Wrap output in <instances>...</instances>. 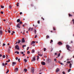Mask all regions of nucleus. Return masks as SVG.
Instances as JSON below:
<instances>
[{
    "instance_id": "f257e3e1",
    "label": "nucleus",
    "mask_w": 74,
    "mask_h": 74,
    "mask_svg": "<svg viewBox=\"0 0 74 74\" xmlns=\"http://www.w3.org/2000/svg\"><path fill=\"white\" fill-rule=\"evenodd\" d=\"M66 48H67V49H68V50H69V51H70V49H69V48H70V46H69V45H66Z\"/></svg>"
},
{
    "instance_id": "f03ea898",
    "label": "nucleus",
    "mask_w": 74,
    "mask_h": 74,
    "mask_svg": "<svg viewBox=\"0 0 74 74\" xmlns=\"http://www.w3.org/2000/svg\"><path fill=\"white\" fill-rule=\"evenodd\" d=\"M34 69L33 68H32L31 69V73L32 74L34 73Z\"/></svg>"
},
{
    "instance_id": "7ed1b4c3",
    "label": "nucleus",
    "mask_w": 74,
    "mask_h": 74,
    "mask_svg": "<svg viewBox=\"0 0 74 74\" xmlns=\"http://www.w3.org/2000/svg\"><path fill=\"white\" fill-rule=\"evenodd\" d=\"M15 48L16 49H18V50H19V46H18V45H16L15 47Z\"/></svg>"
},
{
    "instance_id": "20e7f679",
    "label": "nucleus",
    "mask_w": 74,
    "mask_h": 74,
    "mask_svg": "<svg viewBox=\"0 0 74 74\" xmlns=\"http://www.w3.org/2000/svg\"><path fill=\"white\" fill-rule=\"evenodd\" d=\"M58 44L59 45H62L63 44V43H62L61 42H59L58 43Z\"/></svg>"
},
{
    "instance_id": "39448f33",
    "label": "nucleus",
    "mask_w": 74,
    "mask_h": 74,
    "mask_svg": "<svg viewBox=\"0 0 74 74\" xmlns=\"http://www.w3.org/2000/svg\"><path fill=\"white\" fill-rule=\"evenodd\" d=\"M20 25V24H18L16 25V27H17V28H19V29H20L21 28V27H20V26L19 25Z\"/></svg>"
},
{
    "instance_id": "423d86ee",
    "label": "nucleus",
    "mask_w": 74,
    "mask_h": 74,
    "mask_svg": "<svg viewBox=\"0 0 74 74\" xmlns=\"http://www.w3.org/2000/svg\"><path fill=\"white\" fill-rule=\"evenodd\" d=\"M36 60V57L34 56V58H33V59H32V61H35Z\"/></svg>"
},
{
    "instance_id": "0eeeda50",
    "label": "nucleus",
    "mask_w": 74,
    "mask_h": 74,
    "mask_svg": "<svg viewBox=\"0 0 74 74\" xmlns=\"http://www.w3.org/2000/svg\"><path fill=\"white\" fill-rule=\"evenodd\" d=\"M25 42V39L24 38H23L21 40V42L22 43L23 42Z\"/></svg>"
},
{
    "instance_id": "6e6552de",
    "label": "nucleus",
    "mask_w": 74,
    "mask_h": 74,
    "mask_svg": "<svg viewBox=\"0 0 74 74\" xmlns=\"http://www.w3.org/2000/svg\"><path fill=\"white\" fill-rule=\"evenodd\" d=\"M18 70V68H16V69H15L14 70V71L15 72H17Z\"/></svg>"
},
{
    "instance_id": "1a4fd4ad",
    "label": "nucleus",
    "mask_w": 74,
    "mask_h": 74,
    "mask_svg": "<svg viewBox=\"0 0 74 74\" xmlns=\"http://www.w3.org/2000/svg\"><path fill=\"white\" fill-rule=\"evenodd\" d=\"M42 65H45V62H42Z\"/></svg>"
},
{
    "instance_id": "9d476101",
    "label": "nucleus",
    "mask_w": 74,
    "mask_h": 74,
    "mask_svg": "<svg viewBox=\"0 0 74 74\" xmlns=\"http://www.w3.org/2000/svg\"><path fill=\"white\" fill-rule=\"evenodd\" d=\"M35 42H35V41L32 42L31 43V45H32L33 44H35Z\"/></svg>"
},
{
    "instance_id": "9b49d317",
    "label": "nucleus",
    "mask_w": 74,
    "mask_h": 74,
    "mask_svg": "<svg viewBox=\"0 0 74 74\" xmlns=\"http://www.w3.org/2000/svg\"><path fill=\"white\" fill-rule=\"evenodd\" d=\"M12 63L13 66H14V64H16V62H13Z\"/></svg>"
},
{
    "instance_id": "f8f14e48",
    "label": "nucleus",
    "mask_w": 74,
    "mask_h": 74,
    "mask_svg": "<svg viewBox=\"0 0 74 74\" xmlns=\"http://www.w3.org/2000/svg\"><path fill=\"white\" fill-rule=\"evenodd\" d=\"M23 35H25V31L24 30L23 33Z\"/></svg>"
},
{
    "instance_id": "ddd939ff",
    "label": "nucleus",
    "mask_w": 74,
    "mask_h": 74,
    "mask_svg": "<svg viewBox=\"0 0 74 74\" xmlns=\"http://www.w3.org/2000/svg\"><path fill=\"white\" fill-rule=\"evenodd\" d=\"M24 71L25 72H26L27 71V69H24Z\"/></svg>"
},
{
    "instance_id": "4468645a",
    "label": "nucleus",
    "mask_w": 74,
    "mask_h": 74,
    "mask_svg": "<svg viewBox=\"0 0 74 74\" xmlns=\"http://www.w3.org/2000/svg\"><path fill=\"white\" fill-rule=\"evenodd\" d=\"M60 70L59 69H57V70H56V72H58V71H60Z\"/></svg>"
},
{
    "instance_id": "2eb2a0df",
    "label": "nucleus",
    "mask_w": 74,
    "mask_h": 74,
    "mask_svg": "<svg viewBox=\"0 0 74 74\" xmlns=\"http://www.w3.org/2000/svg\"><path fill=\"white\" fill-rule=\"evenodd\" d=\"M69 16L70 17H72V16H73V15L71 14H69Z\"/></svg>"
},
{
    "instance_id": "dca6fc26",
    "label": "nucleus",
    "mask_w": 74,
    "mask_h": 74,
    "mask_svg": "<svg viewBox=\"0 0 74 74\" xmlns=\"http://www.w3.org/2000/svg\"><path fill=\"white\" fill-rule=\"evenodd\" d=\"M20 22V19H18L17 20V22Z\"/></svg>"
},
{
    "instance_id": "f3484780",
    "label": "nucleus",
    "mask_w": 74,
    "mask_h": 74,
    "mask_svg": "<svg viewBox=\"0 0 74 74\" xmlns=\"http://www.w3.org/2000/svg\"><path fill=\"white\" fill-rule=\"evenodd\" d=\"M18 43L19 44V43H20L21 42V40H19L18 41Z\"/></svg>"
},
{
    "instance_id": "a211bd4d",
    "label": "nucleus",
    "mask_w": 74,
    "mask_h": 74,
    "mask_svg": "<svg viewBox=\"0 0 74 74\" xmlns=\"http://www.w3.org/2000/svg\"><path fill=\"white\" fill-rule=\"evenodd\" d=\"M35 51L34 50H32V53H34V52H35Z\"/></svg>"
},
{
    "instance_id": "6ab92c4d",
    "label": "nucleus",
    "mask_w": 74,
    "mask_h": 74,
    "mask_svg": "<svg viewBox=\"0 0 74 74\" xmlns=\"http://www.w3.org/2000/svg\"><path fill=\"white\" fill-rule=\"evenodd\" d=\"M71 65H72L70 63V65H69L70 68H71Z\"/></svg>"
},
{
    "instance_id": "aec40b11",
    "label": "nucleus",
    "mask_w": 74,
    "mask_h": 74,
    "mask_svg": "<svg viewBox=\"0 0 74 74\" xmlns=\"http://www.w3.org/2000/svg\"><path fill=\"white\" fill-rule=\"evenodd\" d=\"M49 38V36L47 35L46 36V38Z\"/></svg>"
},
{
    "instance_id": "412c9836",
    "label": "nucleus",
    "mask_w": 74,
    "mask_h": 74,
    "mask_svg": "<svg viewBox=\"0 0 74 74\" xmlns=\"http://www.w3.org/2000/svg\"><path fill=\"white\" fill-rule=\"evenodd\" d=\"M0 33L1 34L3 33V32H2V31L1 30L0 31Z\"/></svg>"
},
{
    "instance_id": "4be33fe9",
    "label": "nucleus",
    "mask_w": 74,
    "mask_h": 74,
    "mask_svg": "<svg viewBox=\"0 0 74 74\" xmlns=\"http://www.w3.org/2000/svg\"><path fill=\"white\" fill-rule=\"evenodd\" d=\"M17 53V54H19V52H18V51H16L15 52V53Z\"/></svg>"
},
{
    "instance_id": "5701e85b",
    "label": "nucleus",
    "mask_w": 74,
    "mask_h": 74,
    "mask_svg": "<svg viewBox=\"0 0 74 74\" xmlns=\"http://www.w3.org/2000/svg\"><path fill=\"white\" fill-rule=\"evenodd\" d=\"M19 3H17L16 5L17 7H18V6H19Z\"/></svg>"
},
{
    "instance_id": "b1692460",
    "label": "nucleus",
    "mask_w": 74,
    "mask_h": 74,
    "mask_svg": "<svg viewBox=\"0 0 74 74\" xmlns=\"http://www.w3.org/2000/svg\"><path fill=\"white\" fill-rule=\"evenodd\" d=\"M34 32H35V34H36V32H37V31L36 30V29H35V31H34Z\"/></svg>"
},
{
    "instance_id": "393cba45",
    "label": "nucleus",
    "mask_w": 74,
    "mask_h": 74,
    "mask_svg": "<svg viewBox=\"0 0 74 74\" xmlns=\"http://www.w3.org/2000/svg\"><path fill=\"white\" fill-rule=\"evenodd\" d=\"M1 8H4V6H3V5H1Z\"/></svg>"
},
{
    "instance_id": "a878e982",
    "label": "nucleus",
    "mask_w": 74,
    "mask_h": 74,
    "mask_svg": "<svg viewBox=\"0 0 74 74\" xmlns=\"http://www.w3.org/2000/svg\"><path fill=\"white\" fill-rule=\"evenodd\" d=\"M38 55H39V56H42V54H38Z\"/></svg>"
},
{
    "instance_id": "bb28decb",
    "label": "nucleus",
    "mask_w": 74,
    "mask_h": 74,
    "mask_svg": "<svg viewBox=\"0 0 74 74\" xmlns=\"http://www.w3.org/2000/svg\"><path fill=\"white\" fill-rule=\"evenodd\" d=\"M8 33H11V31H10V29L8 30Z\"/></svg>"
},
{
    "instance_id": "cd10ccee",
    "label": "nucleus",
    "mask_w": 74,
    "mask_h": 74,
    "mask_svg": "<svg viewBox=\"0 0 74 74\" xmlns=\"http://www.w3.org/2000/svg\"><path fill=\"white\" fill-rule=\"evenodd\" d=\"M52 42H53V40H51V42H50V44L52 43Z\"/></svg>"
},
{
    "instance_id": "c85d7f7f",
    "label": "nucleus",
    "mask_w": 74,
    "mask_h": 74,
    "mask_svg": "<svg viewBox=\"0 0 74 74\" xmlns=\"http://www.w3.org/2000/svg\"><path fill=\"white\" fill-rule=\"evenodd\" d=\"M24 60L25 62H27V60H26V59H25Z\"/></svg>"
},
{
    "instance_id": "c756f323",
    "label": "nucleus",
    "mask_w": 74,
    "mask_h": 74,
    "mask_svg": "<svg viewBox=\"0 0 74 74\" xmlns=\"http://www.w3.org/2000/svg\"><path fill=\"white\" fill-rule=\"evenodd\" d=\"M9 8H10V9L12 8V7H11V5H10L9 6Z\"/></svg>"
},
{
    "instance_id": "7c9ffc66",
    "label": "nucleus",
    "mask_w": 74,
    "mask_h": 74,
    "mask_svg": "<svg viewBox=\"0 0 74 74\" xmlns=\"http://www.w3.org/2000/svg\"><path fill=\"white\" fill-rule=\"evenodd\" d=\"M71 71V69H69L68 71V72H70Z\"/></svg>"
},
{
    "instance_id": "2f4dec72",
    "label": "nucleus",
    "mask_w": 74,
    "mask_h": 74,
    "mask_svg": "<svg viewBox=\"0 0 74 74\" xmlns=\"http://www.w3.org/2000/svg\"><path fill=\"white\" fill-rule=\"evenodd\" d=\"M60 64H61V65H64V64H63V63L62 62H59Z\"/></svg>"
},
{
    "instance_id": "473e14b6",
    "label": "nucleus",
    "mask_w": 74,
    "mask_h": 74,
    "mask_svg": "<svg viewBox=\"0 0 74 74\" xmlns=\"http://www.w3.org/2000/svg\"><path fill=\"white\" fill-rule=\"evenodd\" d=\"M60 53H59L58 56V57H59V56H60Z\"/></svg>"
},
{
    "instance_id": "72a5a7b5",
    "label": "nucleus",
    "mask_w": 74,
    "mask_h": 74,
    "mask_svg": "<svg viewBox=\"0 0 74 74\" xmlns=\"http://www.w3.org/2000/svg\"><path fill=\"white\" fill-rule=\"evenodd\" d=\"M3 58H5V55H3Z\"/></svg>"
},
{
    "instance_id": "f704fd0d",
    "label": "nucleus",
    "mask_w": 74,
    "mask_h": 74,
    "mask_svg": "<svg viewBox=\"0 0 74 74\" xmlns=\"http://www.w3.org/2000/svg\"><path fill=\"white\" fill-rule=\"evenodd\" d=\"M5 43H3V47H4V46H5Z\"/></svg>"
},
{
    "instance_id": "c9c22d12",
    "label": "nucleus",
    "mask_w": 74,
    "mask_h": 74,
    "mask_svg": "<svg viewBox=\"0 0 74 74\" xmlns=\"http://www.w3.org/2000/svg\"><path fill=\"white\" fill-rule=\"evenodd\" d=\"M33 30H34V29L33 28H32L31 29V31H33Z\"/></svg>"
},
{
    "instance_id": "e433bc0d",
    "label": "nucleus",
    "mask_w": 74,
    "mask_h": 74,
    "mask_svg": "<svg viewBox=\"0 0 74 74\" xmlns=\"http://www.w3.org/2000/svg\"><path fill=\"white\" fill-rule=\"evenodd\" d=\"M20 24H21V25H22V21H20L19 22Z\"/></svg>"
},
{
    "instance_id": "4c0bfd02",
    "label": "nucleus",
    "mask_w": 74,
    "mask_h": 74,
    "mask_svg": "<svg viewBox=\"0 0 74 74\" xmlns=\"http://www.w3.org/2000/svg\"><path fill=\"white\" fill-rule=\"evenodd\" d=\"M53 30H56V29H55V27H53Z\"/></svg>"
},
{
    "instance_id": "58836bf2",
    "label": "nucleus",
    "mask_w": 74,
    "mask_h": 74,
    "mask_svg": "<svg viewBox=\"0 0 74 74\" xmlns=\"http://www.w3.org/2000/svg\"><path fill=\"white\" fill-rule=\"evenodd\" d=\"M27 53H28V54H29V53H30V51H28L27 52Z\"/></svg>"
},
{
    "instance_id": "ea45409f",
    "label": "nucleus",
    "mask_w": 74,
    "mask_h": 74,
    "mask_svg": "<svg viewBox=\"0 0 74 74\" xmlns=\"http://www.w3.org/2000/svg\"><path fill=\"white\" fill-rule=\"evenodd\" d=\"M72 21L73 22V24L74 25V19H73L72 20Z\"/></svg>"
},
{
    "instance_id": "a19ab883",
    "label": "nucleus",
    "mask_w": 74,
    "mask_h": 74,
    "mask_svg": "<svg viewBox=\"0 0 74 74\" xmlns=\"http://www.w3.org/2000/svg\"><path fill=\"white\" fill-rule=\"evenodd\" d=\"M9 72V70L8 69L7 71L6 72V73H8Z\"/></svg>"
},
{
    "instance_id": "79ce46f5",
    "label": "nucleus",
    "mask_w": 74,
    "mask_h": 74,
    "mask_svg": "<svg viewBox=\"0 0 74 74\" xmlns=\"http://www.w3.org/2000/svg\"><path fill=\"white\" fill-rule=\"evenodd\" d=\"M26 47V45H23V48H24V47Z\"/></svg>"
},
{
    "instance_id": "37998d69",
    "label": "nucleus",
    "mask_w": 74,
    "mask_h": 74,
    "mask_svg": "<svg viewBox=\"0 0 74 74\" xmlns=\"http://www.w3.org/2000/svg\"><path fill=\"white\" fill-rule=\"evenodd\" d=\"M54 61H55V62H56V58H55L54 59Z\"/></svg>"
},
{
    "instance_id": "c03bdc74",
    "label": "nucleus",
    "mask_w": 74,
    "mask_h": 74,
    "mask_svg": "<svg viewBox=\"0 0 74 74\" xmlns=\"http://www.w3.org/2000/svg\"><path fill=\"white\" fill-rule=\"evenodd\" d=\"M18 62H20V58H19L18 59Z\"/></svg>"
},
{
    "instance_id": "a18cd8bd",
    "label": "nucleus",
    "mask_w": 74,
    "mask_h": 74,
    "mask_svg": "<svg viewBox=\"0 0 74 74\" xmlns=\"http://www.w3.org/2000/svg\"><path fill=\"white\" fill-rule=\"evenodd\" d=\"M67 63H70V61H68L67 62Z\"/></svg>"
},
{
    "instance_id": "49530a36",
    "label": "nucleus",
    "mask_w": 74,
    "mask_h": 74,
    "mask_svg": "<svg viewBox=\"0 0 74 74\" xmlns=\"http://www.w3.org/2000/svg\"><path fill=\"white\" fill-rule=\"evenodd\" d=\"M1 14H3V11L1 12Z\"/></svg>"
},
{
    "instance_id": "de8ad7c7",
    "label": "nucleus",
    "mask_w": 74,
    "mask_h": 74,
    "mask_svg": "<svg viewBox=\"0 0 74 74\" xmlns=\"http://www.w3.org/2000/svg\"><path fill=\"white\" fill-rule=\"evenodd\" d=\"M46 50V48H44V51H45V50Z\"/></svg>"
},
{
    "instance_id": "09e8293b",
    "label": "nucleus",
    "mask_w": 74,
    "mask_h": 74,
    "mask_svg": "<svg viewBox=\"0 0 74 74\" xmlns=\"http://www.w3.org/2000/svg\"><path fill=\"white\" fill-rule=\"evenodd\" d=\"M62 73L63 74H65V72H64V71H63L62 72Z\"/></svg>"
},
{
    "instance_id": "8fccbe9b",
    "label": "nucleus",
    "mask_w": 74,
    "mask_h": 74,
    "mask_svg": "<svg viewBox=\"0 0 74 74\" xmlns=\"http://www.w3.org/2000/svg\"><path fill=\"white\" fill-rule=\"evenodd\" d=\"M38 23L39 24H40V21H38Z\"/></svg>"
},
{
    "instance_id": "3c124183",
    "label": "nucleus",
    "mask_w": 74,
    "mask_h": 74,
    "mask_svg": "<svg viewBox=\"0 0 74 74\" xmlns=\"http://www.w3.org/2000/svg\"><path fill=\"white\" fill-rule=\"evenodd\" d=\"M39 57H37V60H38V59H39Z\"/></svg>"
},
{
    "instance_id": "603ef678",
    "label": "nucleus",
    "mask_w": 74,
    "mask_h": 74,
    "mask_svg": "<svg viewBox=\"0 0 74 74\" xmlns=\"http://www.w3.org/2000/svg\"><path fill=\"white\" fill-rule=\"evenodd\" d=\"M37 35H36L35 36V38H37Z\"/></svg>"
},
{
    "instance_id": "864d4df0",
    "label": "nucleus",
    "mask_w": 74,
    "mask_h": 74,
    "mask_svg": "<svg viewBox=\"0 0 74 74\" xmlns=\"http://www.w3.org/2000/svg\"><path fill=\"white\" fill-rule=\"evenodd\" d=\"M41 19H43V20H44V18H43V17H41Z\"/></svg>"
},
{
    "instance_id": "5fc2aeb1",
    "label": "nucleus",
    "mask_w": 74,
    "mask_h": 74,
    "mask_svg": "<svg viewBox=\"0 0 74 74\" xmlns=\"http://www.w3.org/2000/svg\"><path fill=\"white\" fill-rule=\"evenodd\" d=\"M6 58H7L8 59V56L7 55H6Z\"/></svg>"
},
{
    "instance_id": "6e6d98bb",
    "label": "nucleus",
    "mask_w": 74,
    "mask_h": 74,
    "mask_svg": "<svg viewBox=\"0 0 74 74\" xmlns=\"http://www.w3.org/2000/svg\"><path fill=\"white\" fill-rule=\"evenodd\" d=\"M18 57H16V60H18Z\"/></svg>"
},
{
    "instance_id": "4d7b16f0",
    "label": "nucleus",
    "mask_w": 74,
    "mask_h": 74,
    "mask_svg": "<svg viewBox=\"0 0 74 74\" xmlns=\"http://www.w3.org/2000/svg\"><path fill=\"white\" fill-rule=\"evenodd\" d=\"M31 5L32 7H33V4H31Z\"/></svg>"
},
{
    "instance_id": "13d9d810",
    "label": "nucleus",
    "mask_w": 74,
    "mask_h": 74,
    "mask_svg": "<svg viewBox=\"0 0 74 74\" xmlns=\"http://www.w3.org/2000/svg\"><path fill=\"white\" fill-rule=\"evenodd\" d=\"M30 29H31V28H29V31H30Z\"/></svg>"
},
{
    "instance_id": "bf43d9fd",
    "label": "nucleus",
    "mask_w": 74,
    "mask_h": 74,
    "mask_svg": "<svg viewBox=\"0 0 74 74\" xmlns=\"http://www.w3.org/2000/svg\"><path fill=\"white\" fill-rule=\"evenodd\" d=\"M2 65H3V66H4V65H5V64H4V63H3Z\"/></svg>"
},
{
    "instance_id": "052dcab7",
    "label": "nucleus",
    "mask_w": 74,
    "mask_h": 74,
    "mask_svg": "<svg viewBox=\"0 0 74 74\" xmlns=\"http://www.w3.org/2000/svg\"><path fill=\"white\" fill-rule=\"evenodd\" d=\"M22 14V12H20V15H21Z\"/></svg>"
},
{
    "instance_id": "680f3d73",
    "label": "nucleus",
    "mask_w": 74,
    "mask_h": 74,
    "mask_svg": "<svg viewBox=\"0 0 74 74\" xmlns=\"http://www.w3.org/2000/svg\"><path fill=\"white\" fill-rule=\"evenodd\" d=\"M10 60L9 59L8 60V62H10Z\"/></svg>"
},
{
    "instance_id": "e2e57ef3",
    "label": "nucleus",
    "mask_w": 74,
    "mask_h": 74,
    "mask_svg": "<svg viewBox=\"0 0 74 74\" xmlns=\"http://www.w3.org/2000/svg\"><path fill=\"white\" fill-rule=\"evenodd\" d=\"M71 43H73V41L71 40Z\"/></svg>"
},
{
    "instance_id": "0e129e2a",
    "label": "nucleus",
    "mask_w": 74,
    "mask_h": 74,
    "mask_svg": "<svg viewBox=\"0 0 74 74\" xmlns=\"http://www.w3.org/2000/svg\"><path fill=\"white\" fill-rule=\"evenodd\" d=\"M49 61V59H47V62H48Z\"/></svg>"
},
{
    "instance_id": "69168bd1",
    "label": "nucleus",
    "mask_w": 74,
    "mask_h": 74,
    "mask_svg": "<svg viewBox=\"0 0 74 74\" xmlns=\"http://www.w3.org/2000/svg\"><path fill=\"white\" fill-rule=\"evenodd\" d=\"M2 56V55L1 54H0V57H1V56Z\"/></svg>"
},
{
    "instance_id": "338daca9",
    "label": "nucleus",
    "mask_w": 74,
    "mask_h": 74,
    "mask_svg": "<svg viewBox=\"0 0 74 74\" xmlns=\"http://www.w3.org/2000/svg\"><path fill=\"white\" fill-rule=\"evenodd\" d=\"M21 54H23V52H21Z\"/></svg>"
},
{
    "instance_id": "774afa93",
    "label": "nucleus",
    "mask_w": 74,
    "mask_h": 74,
    "mask_svg": "<svg viewBox=\"0 0 74 74\" xmlns=\"http://www.w3.org/2000/svg\"><path fill=\"white\" fill-rule=\"evenodd\" d=\"M12 33H15V32L14 31H13Z\"/></svg>"
}]
</instances>
